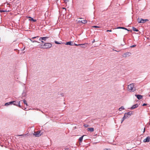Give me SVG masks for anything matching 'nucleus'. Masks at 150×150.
I'll list each match as a JSON object with an SVG mask.
<instances>
[{
	"label": "nucleus",
	"mask_w": 150,
	"mask_h": 150,
	"mask_svg": "<svg viewBox=\"0 0 150 150\" xmlns=\"http://www.w3.org/2000/svg\"><path fill=\"white\" fill-rule=\"evenodd\" d=\"M134 84L131 83L128 86V88L130 92H134L136 90V88L134 87Z\"/></svg>",
	"instance_id": "f257e3e1"
},
{
	"label": "nucleus",
	"mask_w": 150,
	"mask_h": 150,
	"mask_svg": "<svg viewBox=\"0 0 150 150\" xmlns=\"http://www.w3.org/2000/svg\"><path fill=\"white\" fill-rule=\"evenodd\" d=\"M52 46V44L49 43H44L43 45V48L47 49L50 48Z\"/></svg>",
	"instance_id": "f03ea898"
},
{
	"label": "nucleus",
	"mask_w": 150,
	"mask_h": 150,
	"mask_svg": "<svg viewBox=\"0 0 150 150\" xmlns=\"http://www.w3.org/2000/svg\"><path fill=\"white\" fill-rule=\"evenodd\" d=\"M133 114L132 111H130L127 113H125L124 114V116H126V117L127 118L129 117V116Z\"/></svg>",
	"instance_id": "7ed1b4c3"
},
{
	"label": "nucleus",
	"mask_w": 150,
	"mask_h": 150,
	"mask_svg": "<svg viewBox=\"0 0 150 150\" xmlns=\"http://www.w3.org/2000/svg\"><path fill=\"white\" fill-rule=\"evenodd\" d=\"M40 131H38L34 132V135H35L36 137H39L42 134V133L40 134Z\"/></svg>",
	"instance_id": "20e7f679"
},
{
	"label": "nucleus",
	"mask_w": 150,
	"mask_h": 150,
	"mask_svg": "<svg viewBox=\"0 0 150 150\" xmlns=\"http://www.w3.org/2000/svg\"><path fill=\"white\" fill-rule=\"evenodd\" d=\"M148 20L147 19H142L141 20H140L139 19H138V21L139 23H145L146 21H148Z\"/></svg>",
	"instance_id": "39448f33"
},
{
	"label": "nucleus",
	"mask_w": 150,
	"mask_h": 150,
	"mask_svg": "<svg viewBox=\"0 0 150 150\" xmlns=\"http://www.w3.org/2000/svg\"><path fill=\"white\" fill-rule=\"evenodd\" d=\"M16 103V101H11L9 102H7L4 105L6 106H7L8 105H12L13 103Z\"/></svg>",
	"instance_id": "423d86ee"
},
{
	"label": "nucleus",
	"mask_w": 150,
	"mask_h": 150,
	"mask_svg": "<svg viewBox=\"0 0 150 150\" xmlns=\"http://www.w3.org/2000/svg\"><path fill=\"white\" fill-rule=\"evenodd\" d=\"M26 93L27 92L26 90H24L23 91V92L22 94V98H24L26 96Z\"/></svg>",
	"instance_id": "0eeeda50"
},
{
	"label": "nucleus",
	"mask_w": 150,
	"mask_h": 150,
	"mask_svg": "<svg viewBox=\"0 0 150 150\" xmlns=\"http://www.w3.org/2000/svg\"><path fill=\"white\" fill-rule=\"evenodd\" d=\"M150 141V137H147L146 139H144L143 140L144 142H149Z\"/></svg>",
	"instance_id": "6e6552de"
},
{
	"label": "nucleus",
	"mask_w": 150,
	"mask_h": 150,
	"mask_svg": "<svg viewBox=\"0 0 150 150\" xmlns=\"http://www.w3.org/2000/svg\"><path fill=\"white\" fill-rule=\"evenodd\" d=\"M135 96L136 97H137V98L139 100L141 99L143 97L142 96L140 95L135 94Z\"/></svg>",
	"instance_id": "1a4fd4ad"
},
{
	"label": "nucleus",
	"mask_w": 150,
	"mask_h": 150,
	"mask_svg": "<svg viewBox=\"0 0 150 150\" xmlns=\"http://www.w3.org/2000/svg\"><path fill=\"white\" fill-rule=\"evenodd\" d=\"M138 106V105L137 104H136L132 106V107L130 108V109L132 110L134 109H135L136 108H137Z\"/></svg>",
	"instance_id": "9d476101"
},
{
	"label": "nucleus",
	"mask_w": 150,
	"mask_h": 150,
	"mask_svg": "<svg viewBox=\"0 0 150 150\" xmlns=\"http://www.w3.org/2000/svg\"><path fill=\"white\" fill-rule=\"evenodd\" d=\"M64 44L67 45H70L71 46H72L73 45V42L71 41L67 42L66 43H65Z\"/></svg>",
	"instance_id": "9b49d317"
},
{
	"label": "nucleus",
	"mask_w": 150,
	"mask_h": 150,
	"mask_svg": "<svg viewBox=\"0 0 150 150\" xmlns=\"http://www.w3.org/2000/svg\"><path fill=\"white\" fill-rule=\"evenodd\" d=\"M131 53L130 52H127L125 53L123 55L124 57H127V56H129Z\"/></svg>",
	"instance_id": "f8f14e48"
},
{
	"label": "nucleus",
	"mask_w": 150,
	"mask_h": 150,
	"mask_svg": "<svg viewBox=\"0 0 150 150\" xmlns=\"http://www.w3.org/2000/svg\"><path fill=\"white\" fill-rule=\"evenodd\" d=\"M54 42L55 44H64L65 43L64 42H62V41H60V42H58L56 41H54Z\"/></svg>",
	"instance_id": "ddd939ff"
},
{
	"label": "nucleus",
	"mask_w": 150,
	"mask_h": 150,
	"mask_svg": "<svg viewBox=\"0 0 150 150\" xmlns=\"http://www.w3.org/2000/svg\"><path fill=\"white\" fill-rule=\"evenodd\" d=\"M79 22H81L83 23H87V21L86 20H83L82 21H79Z\"/></svg>",
	"instance_id": "4468645a"
},
{
	"label": "nucleus",
	"mask_w": 150,
	"mask_h": 150,
	"mask_svg": "<svg viewBox=\"0 0 150 150\" xmlns=\"http://www.w3.org/2000/svg\"><path fill=\"white\" fill-rule=\"evenodd\" d=\"M88 130L90 131L91 132H93L94 131V129L93 128H87Z\"/></svg>",
	"instance_id": "2eb2a0df"
},
{
	"label": "nucleus",
	"mask_w": 150,
	"mask_h": 150,
	"mask_svg": "<svg viewBox=\"0 0 150 150\" xmlns=\"http://www.w3.org/2000/svg\"><path fill=\"white\" fill-rule=\"evenodd\" d=\"M116 28L117 29H125V30H127V31H129L127 28H125L124 27H118L117 28Z\"/></svg>",
	"instance_id": "dca6fc26"
},
{
	"label": "nucleus",
	"mask_w": 150,
	"mask_h": 150,
	"mask_svg": "<svg viewBox=\"0 0 150 150\" xmlns=\"http://www.w3.org/2000/svg\"><path fill=\"white\" fill-rule=\"evenodd\" d=\"M84 136V135H83L79 138V140L80 142L81 143L82 142L83 139V138Z\"/></svg>",
	"instance_id": "f3484780"
},
{
	"label": "nucleus",
	"mask_w": 150,
	"mask_h": 150,
	"mask_svg": "<svg viewBox=\"0 0 150 150\" xmlns=\"http://www.w3.org/2000/svg\"><path fill=\"white\" fill-rule=\"evenodd\" d=\"M86 44V43H84V44H79V45H77L75 43H74V45L76 46L79 45L81 47H82V46H81L82 45H85Z\"/></svg>",
	"instance_id": "a211bd4d"
},
{
	"label": "nucleus",
	"mask_w": 150,
	"mask_h": 150,
	"mask_svg": "<svg viewBox=\"0 0 150 150\" xmlns=\"http://www.w3.org/2000/svg\"><path fill=\"white\" fill-rule=\"evenodd\" d=\"M126 118H126V116L124 115V117L122 118V121L121 122V123H122L124 121V120H125V119Z\"/></svg>",
	"instance_id": "6ab92c4d"
},
{
	"label": "nucleus",
	"mask_w": 150,
	"mask_h": 150,
	"mask_svg": "<svg viewBox=\"0 0 150 150\" xmlns=\"http://www.w3.org/2000/svg\"><path fill=\"white\" fill-rule=\"evenodd\" d=\"M124 109L125 108L123 106H122L119 108V111H121L122 110Z\"/></svg>",
	"instance_id": "aec40b11"
},
{
	"label": "nucleus",
	"mask_w": 150,
	"mask_h": 150,
	"mask_svg": "<svg viewBox=\"0 0 150 150\" xmlns=\"http://www.w3.org/2000/svg\"><path fill=\"white\" fill-rule=\"evenodd\" d=\"M133 30L134 31L138 32L139 31V30L137 29L136 28L134 27H132Z\"/></svg>",
	"instance_id": "412c9836"
},
{
	"label": "nucleus",
	"mask_w": 150,
	"mask_h": 150,
	"mask_svg": "<svg viewBox=\"0 0 150 150\" xmlns=\"http://www.w3.org/2000/svg\"><path fill=\"white\" fill-rule=\"evenodd\" d=\"M48 38V37H42V39L43 40H44L45 41L46 40V39Z\"/></svg>",
	"instance_id": "4be33fe9"
},
{
	"label": "nucleus",
	"mask_w": 150,
	"mask_h": 150,
	"mask_svg": "<svg viewBox=\"0 0 150 150\" xmlns=\"http://www.w3.org/2000/svg\"><path fill=\"white\" fill-rule=\"evenodd\" d=\"M20 101H19L18 102V105L17 106H18L19 107L21 108H22V109H23V108H22L21 106L20 105Z\"/></svg>",
	"instance_id": "5701e85b"
},
{
	"label": "nucleus",
	"mask_w": 150,
	"mask_h": 150,
	"mask_svg": "<svg viewBox=\"0 0 150 150\" xmlns=\"http://www.w3.org/2000/svg\"><path fill=\"white\" fill-rule=\"evenodd\" d=\"M29 18H31L30 20L31 21H33V22H34L36 21V20L33 19V18H31L30 17H29Z\"/></svg>",
	"instance_id": "b1692460"
},
{
	"label": "nucleus",
	"mask_w": 150,
	"mask_h": 150,
	"mask_svg": "<svg viewBox=\"0 0 150 150\" xmlns=\"http://www.w3.org/2000/svg\"><path fill=\"white\" fill-rule=\"evenodd\" d=\"M23 101L24 103V104H25L27 106H28L27 102L25 100H23Z\"/></svg>",
	"instance_id": "393cba45"
},
{
	"label": "nucleus",
	"mask_w": 150,
	"mask_h": 150,
	"mask_svg": "<svg viewBox=\"0 0 150 150\" xmlns=\"http://www.w3.org/2000/svg\"><path fill=\"white\" fill-rule=\"evenodd\" d=\"M0 11L1 12H8V11L6 10H0Z\"/></svg>",
	"instance_id": "a878e982"
},
{
	"label": "nucleus",
	"mask_w": 150,
	"mask_h": 150,
	"mask_svg": "<svg viewBox=\"0 0 150 150\" xmlns=\"http://www.w3.org/2000/svg\"><path fill=\"white\" fill-rule=\"evenodd\" d=\"M30 41L33 42H38L37 41H36V40H32V39H30Z\"/></svg>",
	"instance_id": "bb28decb"
},
{
	"label": "nucleus",
	"mask_w": 150,
	"mask_h": 150,
	"mask_svg": "<svg viewBox=\"0 0 150 150\" xmlns=\"http://www.w3.org/2000/svg\"><path fill=\"white\" fill-rule=\"evenodd\" d=\"M136 45H132L131 46H130V47L131 48H132V47H136Z\"/></svg>",
	"instance_id": "cd10ccee"
},
{
	"label": "nucleus",
	"mask_w": 150,
	"mask_h": 150,
	"mask_svg": "<svg viewBox=\"0 0 150 150\" xmlns=\"http://www.w3.org/2000/svg\"><path fill=\"white\" fill-rule=\"evenodd\" d=\"M84 126L85 127H88V125L85 124V125H84Z\"/></svg>",
	"instance_id": "c85d7f7f"
},
{
	"label": "nucleus",
	"mask_w": 150,
	"mask_h": 150,
	"mask_svg": "<svg viewBox=\"0 0 150 150\" xmlns=\"http://www.w3.org/2000/svg\"><path fill=\"white\" fill-rule=\"evenodd\" d=\"M93 27L95 28H99L100 27L99 26H94Z\"/></svg>",
	"instance_id": "c756f323"
},
{
	"label": "nucleus",
	"mask_w": 150,
	"mask_h": 150,
	"mask_svg": "<svg viewBox=\"0 0 150 150\" xmlns=\"http://www.w3.org/2000/svg\"><path fill=\"white\" fill-rule=\"evenodd\" d=\"M147 105V104H146V103H144L142 104V106H146V105Z\"/></svg>",
	"instance_id": "7c9ffc66"
},
{
	"label": "nucleus",
	"mask_w": 150,
	"mask_h": 150,
	"mask_svg": "<svg viewBox=\"0 0 150 150\" xmlns=\"http://www.w3.org/2000/svg\"><path fill=\"white\" fill-rule=\"evenodd\" d=\"M39 40L40 41H42V40H42V37H40V38H39Z\"/></svg>",
	"instance_id": "2f4dec72"
},
{
	"label": "nucleus",
	"mask_w": 150,
	"mask_h": 150,
	"mask_svg": "<svg viewBox=\"0 0 150 150\" xmlns=\"http://www.w3.org/2000/svg\"><path fill=\"white\" fill-rule=\"evenodd\" d=\"M39 37L38 36L33 37V38H32V39H35V38H37V37Z\"/></svg>",
	"instance_id": "473e14b6"
},
{
	"label": "nucleus",
	"mask_w": 150,
	"mask_h": 150,
	"mask_svg": "<svg viewBox=\"0 0 150 150\" xmlns=\"http://www.w3.org/2000/svg\"><path fill=\"white\" fill-rule=\"evenodd\" d=\"M112 31L111 30H107L106 31V32H111Z\"/></svg>",
	"instance_id": "72a5a7b5"
},
{
	"label": "nucleus",
	"mask_w": 150,
	"mask_h": 150,
	"mask_svg": "<svg viewBox=\"0 0 150 150\" xmlns=\"http://www.w3.org/2000/svg\"><path fill=\"white\" fill-rule=\"evenodd\" d=\"M60 95L62 96H64V94L63 93H61Z\"/></svg>",
	"instance_id": "f704fd0d"
},
{
	"label": "nucleus",
	"mask_w": 150,
	"mask_h": 150,
	"mask_svg": "<svg viewBox=\"0 0 150 150\" xmlns=\"http://www.w3.org/2000/svg\"><path fill=\"white\" fill-rule=\"evenodd\" d=\"M12 105H16V103H13Z\"/></svg>",
	"instance_id": "c9c22d12"
},
{
	"label": "nucleus",
	"mask_w": 150,
	"mask_h": 150,
	"mask_svg": "<svg viewBox=\"0 0 150 150\" xmlns=\"http://www.w3.org/2000/svg\"><path fill=\"white\" fill-rule=\"evenodd\" d=\"M18 102H16V105H16V106H17L18 105Z\"/></svg>",
	"instance_id": "e433bc0d"
},
{
	"label": "nucleus",
	"mask_w": 150,
	"mask_h": 150,
	"mask_svg": "<svg viewBox=\"0 0 150 150\" xmlns=\"http://www.w3.org/2000/svg\"><path fill=\"white\" fill-rule=\"evenodd\" d=\"M95 42V40H94L93 41H92V43H94Z\"/></svg>",
	"instance_id": "4c0bfd02"
},
{
	"label": "nucleus",
	"mask_w": 150,
	"mask_h": 150,
	"mask_svg": "<svg viewBox=\"0 0 150 150\" xmlns=\"http://www.w3.org/2000/svg\"><path fill=\"white\" fill-rule=\"evenodd\" d=\"M141 33V32L140 31H139V33H138L139 34H140Z\"/></svg>",
	"instance_id": "58836bf2"
},
{
	"label": "nucleus",
	"mask_w": 150,
	"mask_h": 150,
	"mask_svg": "<svg viewBox=\"0 0 150 150\" xmlns=\"http://www.w3.org/2000/svg\"><path fill=\"white\" fill-rule=\"evenodd\" d=\"M23 135V134H21V135H19L18 136H23V135Z\"/></svg>",
	"instance_id": "ea45409f"
},
{
	"label": "nucleus",
	"mask_w": 150,
	"mask_h": 150,
	"mask_svg": "<svg viewBox=\"0 0 150 150\" xmlns=\"http://www.w3.org/2000/svg\"><path fill=\"white\" fill-rule=\"evenodd\" d=\"M41 42H42V43H44V41H42H42H41Z\"/></svg>",
	"instance_id": "a19ab883"
},
{
	"label": "nucleus",
	"mask_w": 150,
	"mask_h": 150,
	"mask_svg": "<svg viewBox=\"0 0 150 150\" xmlns=\"http://www.w3.org/2000/svg\"><path fill=\"white\" fill-rule=\"evenodd\" d=\"M26 108H25L24 109H23L24 110H26Z\"/></svg>",
	"instance_id": "79ce46f5"
},
{
	"label": "nucleus",
	"mask_w": 150,
	"mask_h": 150,
	"mask_svg": "<svg viewBox=\"0 0 150 150\" xmlns=\"http://www.w3.org/2000/svg\"><path fill=\"white\" fill-rule=\"evenodd\" d=\"M63 9H65V10H66V8H63Z\"/></svg>",
	"instance_id": "37998d69"
},
{
	"label": "nucleus",
	"mask_w": 150,
	"mask_h": 150,
	"mask_svg": "<svg viewBox=\"0 0 150 150\" xmlns=\"http://www.w3.org/2000/svg\"><path fill=\"white\" fill-rule=\"evenodd\" d=\"M81 46H82V47H84L83 46V45H82Z\"/></svg>",
	"instance_id": "c03bdc74"
},
{
	"label": "nucleus",
	"mask_w": 150,
	"mask_h": 150,
	"mask_svg": "<svg viewBox=\"0 0 150 150\" xmlns=\"http://www.w3.org/2000/svg\"><path fill=\"white\" fill-rule=\"evenodd\" d=\"M104 150H108L107 149H105Z\"/></svg>",
	"instance_id": "a18cd8bd"
},
{
	"label": "nucleus",
	"mask_w": 150,
	"mask_h": 150,
	"mask_svg": "<svg viewBox=\"0 0 150 150\" xmlns=\"http://www.w3.org/2000/svg\"><path fill=\"white\" fill-rule=\"evenodd\" d=\"M114 50V51H116V52H118V51H116V50Z\"/></svg>",
	"instance_id": "49530a36"
},
{
	"label": "nucleus",
	"mask_w": 150,
	"mask_h": 150,
	"mask_svg": "<svg viewBox=\"0 0 150 150\" xmlns=\"http://www.w3.org/2000/svg\"><path fill=\"white\" fill-rule=\"evenodd\" d=\"M145 128H144V132L145 131Z\"/></svg>",
	"instance_id": "de8ad7c7"
},
{
	"label": "nucleus",
	"mask_w": 150,
	"mask_h": 150,
	"mask_svg": "<svg viewBox=\"0 0 150 150\" xmlns=\"http://www.w3.org/2000/svg\"><path fill=\"white\" fill-rule=\"evenodd\" d=\"M149 125H150V122H149Z\"/></svg>",
	"instance_id": "09e8293b"
},
{
	"label": "nucleus",
	"mask_w": 150,
	"mask_h": 150,
	"mask_svg": "<svg viewBox=\"0 0 150 150\" xmlns=\"http://www.w3.org/2000/svg\"><path fill=\"white\" fill-rule=\"evenodd\" d=\"M79 18L81 19L82 18Z\"/></svg>",
	"instance_id": "8fccbe9b"
},
{
	"label": "nucleus",
	"mask_w": 150,
	"mask_h": 150,
	"mask_svg": "<svg viewBox=\"0 0 150 150\" xmlns=\"http://www.w3.org/2000/svg\"><path fill=\"white\" fill-rule=\"evenodd\" d=\"M127 150H129V149H127Z\"/></svg>",
	"instance_id": "3c124183"
},
{
	"label": "nucleus",
	"mask_w": 150,
	"mask_h": 150,
	"mask_svg": "<svg viewBox=\"0 0 150 150\" xmlns=\"http://www.w3.org/2000/svg\"><path fill=\"white\" fill-rule=\"evenodd\" d=\"M149 96L150 97V94L149 95Z\"/></svg>",
	"instance_id": "603ef678"
}]
</instances>
